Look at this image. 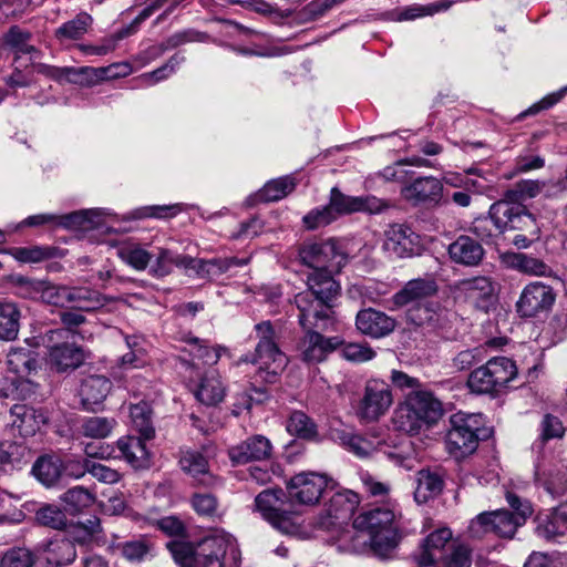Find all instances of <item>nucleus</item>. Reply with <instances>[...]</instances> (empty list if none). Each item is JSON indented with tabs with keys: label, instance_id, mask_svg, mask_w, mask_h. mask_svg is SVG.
Masks as SVG:
<instances>
[{
	"label": "nucleus",
	"instance_id": "f257e3e1",
	"mask_svg": "<svg viewBox=\"0 0 567 567\" xmlns=\"http://www.w3.org/2000/svg\"><path fill=\"white\" fill-rule=\"evenodd\" d=\"M299 258L303 265L312 269L307 278L308 290L295 297L297 308L305 312V320L309 316L322 312L316 308L317 305H330L337 298L340 287L332 278V272L339 271L347 258L338 241L332 238L306 241L299 248Z\"/></svg>",
	"mask_w": 567,
	"mask_h": 567
},
{
	"label": "nucleus",
	"instance_id": "f03ea898",
	"mask_svg": "<svg viewBox=\"0 0 567 567\" xmlns=\"http://www.w3.org/2000/svg\"><path fill=\"white\" fill-rule=\"evenodd\" d=\"M256 339L255 351L240 357L234 367L241 363L257 365L256 375L265 383H275L288 364L286 354L277 343V332L271 321L266 320L255 324Z\"/></svg>",
	"mask_w": 567,
	"mask_h": 567
},
{
	"label": "nucleus",
	"instance_id": "7ed1b4c3",
	"mask_svg": "<svg viewBox=\"0 0 567 567\" xmlns=\"http://www.w3.org/2000/svg\"><path fill=\"white\" fill-rule=\"evenodd\" d=\"M316 308L322 310V312L317 316H309L305 320V312L299 310V323L306 333L298 343V352L300 359L308 364L324 361L331 352L342 344L340 338L324 337L315 330H327L329 328L332 315V303L330 302V305H327L326 302H322L320 306L317 305Z\"/></svg>",
	"mask_w": 567,
	"mask_h": 567
},
{
	"label": "nucleus",
	"instance_id": "20e7f679",
	"mask_svg": "<svg viewBox=\"0 0 567 567\" xmlns=\"http://www.w3.org/2000/svg\"><path fill=\"white\" fill-rule=\"evenodd\" d=\"M443 415L439 399L427 391L411 392L395 410L393 422L398 430L416 433L424 425L435 424Z\"/></svg>",
	"mask_w": 567,
	"mask_h": 567
},
{
	"label": "nucleus",
	"instance_id": "39448f33",
	"mask_svg": "<svg viewBox=\"0 0 567 567\" xmlns=\"http://www.w3.org/2000/svg\"><path fill=\"white\" fill-rule=\"evenodd\" d=\"M256 511L282 534L296 535L300 530V513L282 489H265L255 498Z\"/></svg>",
	"mask_w": 567,
	"mask_h": 567
},
{
	"label": "nucleus",
	"instance_id": "423d86ee",
	"mask_svg": "<svg viewBox=\"0 0 567 567\" xmlns=\"http://www.w3.org/2000/svg\"><path fill=\"white\" fill-rule=\"evenodd\" d=\"M492 221L495 229L498 233H505L507 230H525L535 225L533 215L526 209V207L504 197L494 203L488 210V217L476 219L473 229L478 236H485L486 224Z\"/></svg>",
	"mask_w": 567,
	"mask_h": 567
},
{
	"label": "nucleus",
	"instance_id": "0eeeda50",
	"mask_svg": "<svg viewBox=\"0 0 567 567\" xmlns=\"http://www.w3.org/2000/svg\"><path fill=\"white\" fill-rule=\"evenodd\" d=\"M516 375L517 368L513 360L495 357L470 373L467 386L472 393L496 394Z\"/></svg>",
	"mask_w": 567,
	"mask_h": 567
},
{
	"label": "nucleus",
	"instance_id": "6e6552de",
	"mask_svg": "<svg viewBox=\"0 0 567 567\" xmlns=\"http://www.w3.org/2000/svg\"><path fill=\"white\" fill-rule=\"evenodd\" d=\"M451 429L446 435V447L454 457L472 454L478 446L484 432L482 414L455 413L450 419Z\"/></svg>",
	"mask_w": 567,
	"mask_h": 567
},
{
	"label": "nucleus",
	"instance_id": "1a4fd4ad",
	"mask_svg": "<svg viewBox=\"0 0 567 567\" xmlns=\"http://www.w3.org/2000/svg\"><path fill=\"white\" fill-rule=\"evenodd\" d=\"M353 527L369 535L372 554L380 559L390 557V509L373 508L359 514L353 519Z\"/></svg>",
	"mask_w": 567,
	"mask_h": 567
},
{
	"label": "nucleus",
	"instance_id": "9d476101",
	"mask_svg": "<svg viewBox=\"0 0 567 567\" xmlns=\"http://www.w3.org/2000/svg\"><path fill=\"white\" fill-rule=\"evenodd\" d=\"M334 481L324 474L302 472L288 482V497L301 505H315L327 489L334 487Z\"/></svg>",
	"mask_w": 567,
	"mask_h": 567
},
{
	"label": "nucleus",
	"instance_id": "9b49d317",
	"mask_svg": "<svg viewBox=\"0 0 567 567\" xmlns=\"http://www.w3.org/2000/svg\"><path fill=\"white\" fill-rule=\"evenodd\" d=\"M401 197L413 206L434 207L443 198V184L435 176H419L403 182Z\"/></svg>",
	"mask_w": 567,
	"mask_h": 567
},
{
	"label": "nucleus",
	"instance_id": "f8f14e48",
	"mask_svg": "<svg viewBox=\"0 0 567 567\" xmlns=\"http://www.w3.org/2000/svg\"><path fill=\"white\" fill-rule=\"evenodd\" d=\"M390 405V385L378 379L367 382L364 395L357 408V415L364 422L378 420Z\"/></svg>",
	"mask_w": 567,
	"mask_h": 567
},
{
	"label": "nucleus",
	"instance_id": "ddd939ff",
	"mask_svg": "<svg viewBox=\"0 0 567 567\" xmlns=\"http://www.w3.org/2000/svg\"><path fill=\"white\" fill-rule=\"evenodd\" d=\"M555 302V293L550 286L540 281L528 284L516 302L517 313L523 318H532L547 311Z\"/></svg>",
	"mask_w": 567,
	"mask_h": 567
},
{
	"label": "nucleus",
	"instance_id": "4468645a",
	"mask_svg": "<svg viewBox=\"0 0 567 567\" xmlns=\"http://www.w3.org/2000/svg\"><path fill=\"white\" fill-rule=\"evenodd\" d=\"M506 499L515 513L499 509L494 511L493 516V534L499 537L511 538L514 536L518 526L523 525L526 517L530 515V506L522 502V499L513 493L506 494Z\"/></svg>",
	"mask_w": 567,
	"mask_h": 567
},
{
	"label": "nucleus",
	"instance_id": "2eb2a0df",
	"mask_svg": "<svg viewBox=\"0 0 567 567\" xmlns=\"http://www.w3.org/2000/svg\"><path fill=\"white\" fill-rule=\"evenodd\" d=\"M359 504V496L352 491H343L334 493L326 509L328 518H322L318 523L322 529H331L340 522L347 519Z\"/></svg>",
	"mask_w": 567,
	"mask_h": 567
},
{
	"label": "nucleus",
	"instance_id": "dca6fc26",
	"mask_svg": "<svg viewBox=\"0 0 567 567\" xmlns=\"http://www.w3.org/2000/svg\"><path fill=\"white\" fill-rule=\"evenodd\" d=\"M271 443L264 435H254L233 446L228 451L229 458L235 464L262 461L271 454Z\"/></svg>",
	"mask_w": 567,
	"mask_h": 567
},
{
	"label": "nucleus",
	"instance_id": "f3484780",
	"mask_svg": "<svg viewBox=\"0 0 567 567\" xmlns=\"http://www.w3.org/2000/svg\"><path fill=\"white\" fill-rule=\"evenodd\" d=\"M458 289L476 308L487 311L494 298V285L488 277L481 276L460 281Z\"/></svg>",
	"mask_w": 567,
	"mask_h": 567
},
{
	"label": "nucleus",
	"instance_id": "a211bd4d",
	"mask_svg": "<svg viewBox=\"0 0 567 567\" xmlns=\"http://www.w3.org/2000/svg\"><path fill=\"white\" fill-rule=\"evenodd\" d=\"M11 425L21 436L34 435L45 424L47 417L41 410L27 404H14L10 409Z\"/></svg>",
	"mask_w": 567,
	"mask_h": 567
},
{
	"label": "nucleus",
	"instance_id": "6ab92c4d",
	"mask_svg": "<svg viewBox=\"0 0 567 567\" xmlns=\"http://www.w3.org/2000/svg\"><path fill=\"white\" fill-rule=\"evenodd\" d=\"M330 439L340 444L342 447L353 453L358 457H368L377 452L381 445L380 442L374 443L371 440L362 437L346 429L331 427L329 431Z\"/></svg>",
	"mask_w": 567,
	"mask_h": 567
},
{
	"label": "nucleus",
	"instance_id": "aec40b11",
	"mask_svg": "<svg viewBox=\"0 0 567 567\" xmlns=\"http://www.w3.org/2000/svg\"><path fill=\"white\" fill-rule=\"evenodd\" d=\"M179 465L182 471L193 477L195 483L199 485L213 486L216 483V477L209 470L207 458L197 451L183 452Z\"/></svg>",
	"mask_w": 567,
	"mask_h": 567
},
{
	"label": "nucleus",
	"instance_id": "412c9836",
	"mask_svg": "<svg viewBox=\"0 0 567 567\" xmlns=\"http://www.w3.org/2000/svg\"><path fill=\"white\" fill-rule=\"evenodd\" d=\"M357 329L373 339H380L390 333V317L373 308L363 309L355 317Z\"/></svg>",
	"mask_w": 567,
	"mask_h": 567
},
{
	"label": "nucleus",
	"instance_id": "4be33fe9",
	"mask_svg": "<svg viewBox=\"0 0 567 567\" xmlns=\"http://www.w3.org/2000/svg\"><path fill=\"white\" fill-rule=\"evenodd\" d=\"M97 215V210L95 209L74 212L60 217L52 214H39L29 216L23 224L27 226H40L58 221L59 225L64 227L85 228L87 225L93 224V217Z\"/></svg>",
	"mask_w": 567,
	"mask_h": 567
},
{
	"label": "nucleus",
	"instance_id": "5701e85b",
	"mask_svg": "<svg viewBox=\"0 0 567 567\" xmlns=\"http://www.w3.org/2000/svg\"><path fill=\"white\" fill-rule=\"evenodd\" d=\"M453 533L449 527H441L430 533L422 542V550L417 556L420 567L432 566L437 563L436 551L444 553V548L452 540Z\"/></svg>",
	"mask_w": 567,
	"mask_h": 567
},
{
	"label": "nucleus",
	"instance_id": "b1692460",
	"mask_svg": "<svg viewBox=\"0 0 567 567\" xmlns=\"http://www.w3.org/2000/svg\"><path fill=\"white\" fill-rule=\"evenodd\" d=\"M48 360L59 372L74 370L83 363L84 352L74 343L63 342L50 348Z\"/></svg>",
	"mask_w": 567,
	"mask_h": 567
},
{
	"label": "nucleus",
	"instance_id": "393cba45",
	"mask_svg": "<svg viewBox=\"0 0 567 567\" xmlns=\"http://www.w3.org/2000/svg\"><path fill=\"white\" fill-rule=\"evenodd\" d=\"M112 383L104 375H90L82 381L80 396L85 410L93 411L111 390Z\"/></svg>",
	"mask_w": 567,
	"mask_h": 567
},
{
	"label": "nucleus",
	"instance_id": "a878e982",
	"mask_svg": "<svg viewBox=\"0 0 567 567\" xmlns=\"http://www.w3.org/2000/svg\"><path fill=\"white\" fill-rule=\"evenodd\" d=\"M146 440L142 435H128L121 437L116 443L124 460L134 468H145L150 464Z\"/></svg>",
	"mask_w": 567,
	"mask_h": 567
},
{
	"label": "nucleus",
	"instance_id": "bb28decb",
	"mask_svg": "<svg viewBox=\"0 0 567 567\" xmlns=\"http://www.w3.org/2000/svg\"><path fill=\"white\" fill-rule=\"evenodd\" d=\"M226 551L227 545L224 539L206 538L197 547V557L193 567H225Z\"/></svg>",
	"mask_w": 567,
	"mask_h": 567
},
{
	"label": "nucleus",
	"instance_id": "cd10ccee",
	"mask_svg": "<svg viewBox=\"0 0 567 567\" xmlns=\"http://www.w3.org/2000/svg\"><path fill=\"white\" fill-rule=\"evenodd\" d=\"M195 258L186 255H177L166 248H158L156 258L153 264H150V275L156 278L168 276L174 266L185 269H192Z\"/></svg>",
	"mask_w": 567,
	"mask_h": 567
},
{
	"label": "nucleus",
	"instance_id": "c85d7f7f",
	"mask_svg": "<svg viewBox=\"0 0 567 567\" xmlns=\"http://www.w3.org/2000/svg\"><path fill=\"white\" fill-rule=\"evenodd\" d=\"M437 288L433 280H410L402 290L395 293L393 301L398 306L409 303H414L415 306L426 301V298L433 296Z\"/></svg>",
	"mask_w": 567,
	"mask_h": 567
},
{
	"label": "nucleus",
	"instance_id": "c756f323",
	"mask_svg": "<svg viewBox=\"0 0 567 567\" xmlns=\"http://www.w3.org/2000/svg\"><path fill=\"white\" fill-rule=\"evenodd\" d=\"M449 254L452 260L457 264L475 266L482 260L484 250L475 239L468 236H460L450 245Z\"/></svg>",
	"mask_w": 567,
	"mask_h": 567
},
{
	"label": "nucleus",
	"instance_id": "7c9ffc66",
	"mask_svg": "<svg viewBox=\"0 0 567 567\" xmlns=\"http://www.w3.org/2000/svg\"><path fill=\"white\" fill-rule=\"evenodd\" d=\"M92 17L86 12L78 13L73 19L62 23L54 30V38L61 44L81 40L91 29Z\"/></svg>",
	"mask_w": 567,
	"mask_h": 567
},
{
	"label": "nucleus",
	"instance_id": "2f4dec72",
	"mask_svg": "<svg viewBox=\"0 0 567 567\" xmlns=\"http://www.w3.org/2000/svg\"><path fill=\"white\" fill-rule=\"evenodd\" d=\"M226 394V389L216 370H210L202 378L195 396L205 405H216L220 403Z\"/></svg>",
	"mask_w": 567,
	"mask_h": 567
},
{
	"label": "nucleus",
	"instance_id": "473e14b6",
	"mask_svg": "<svg viewBox=\"0 0 567 567\" xmlns=\"http://www.w3.org/2000/svg\"><path fill=\"white\" fill-rule=\"evenodd\" d=\"M420 250V237L410 227L392 226V252L400 258H405L419 255Z\"/></svg>",
	"mask_w": 567,
	"mask_h": 567
},
{
	"label": "nucleus",
	"instance_id": "72a5a7b5",
	"mask_svg": "<svg viewBox=\"0 0 567 567\" xmlns=\"http://www.w3.org/2000/svg\"><path fill=\"white\" fill-rule=\"evenodd\" d=\"M66 306L82 311H93L105 305V298L96 290L87 287H68L65 296Z\"/></svg>",
	"mask_w": 567,
	"mask_h": 567
},
{
	"label": "nucleus",
	"instance_id": "f704fd0d",
	"mask_svg": "<svg viewBox=\"0 0 567 567\" xmlns=\"http://www.w3.org/2000/svg\"><path fill=\"white\" fill-rule=\"evenodd\" d=\"M110 68H92V66H68L65 81L81 86H93L103 81L111 80L114 74Z\"/></svg>",
	"mask_w": 567,
	"mask_h": 567
},
{
	"label": "nucleus",
	"instance_id": "c9c22d12",
	"mask_svg": "<svg viewBox=\"0 0 567 567\" xmlns=\"http://www.w3.org/2000/svg\"><path fill=\"white\" fill-rule=\"evenodd\" d=\"M21 311L11 301H0V340L13 341L20 330Z\"/></svg>",
	"mask_w": 567,
	"mask_h": 567
},
{
	"label": "nucleus",
	"instance_id": "e433bc0d",
	"mask_svg": "<svg viewBox=\"0 0 567 567\" xmlns=\"http://www.w3.org/2000/svg\"><path fill=\"white\" fill-rule=\"evenodd\" d=\"M75 557V545L68 538H55L47 545L45 560L52 567L69 565Z\"/></svg>",
	"mask_w": 567,
	"mask_h": 567
},
{
	"label": "nucleus",
	"instance_id": "4c0bfd02",
	"mask_svg": "<svg viewBox=\"0 0 567 567\" xmlns=\"http://www.w3.org/2000/svg\"><path fill=\"white\" fill-rule=\"evenodd\" d=\"M505 264L513 269L532 276H546L550 268L540 259L524 252H512L504 257Z\"/></svg>",
	"mask_w": 567,
	"mask_h": 567
},
{
	"label": "nucleus",
	"instance_id": "58836bf2",
	"mask_svg": "<svg viewBox=\"0 0 567 567\" xmlns=\"http://www.w3.org/2000/svg\"><path fill=\"white\" fill-rule=\"evenodd\" d=\"M118 549L130 563H142L155 556L154 543L145 536L121 543Z\"/></svg>",
	"mask_w": 567,
	"mask_h": 567
},
{
	"label": "nucleus",
	"instance_id": "ea45409f",
	"mask_svg": "<svg viewBox=\"0 0 567 567\" xmlns=\"http://www.w3.org/2000/svg\"><path fill=\"white\" fill-rule=\"evenodd\" d=\"M120 259L137 271L145 270L152 260L153 255L137 243H123L117 248Z\"/></svg>",
	"mask_w": 567,
	"mask_h": 567
},
{
	"label": "nucleus",
	"instance_id": "a19ab883",
	"mask_svg": "<svg viewBox=\"0 0 567 567\" xmlns=\"http://www.w3.org/2000/svg\"><path fill=\"white\" fill-rule=\"evenodd\" d=\"M62 461L55 455H45L38 458L32 467L34 476L45 486H52L61 476Z\"/></svg>",
	"mask_w": 567,
	"mask_h": 567
},
{
	"label": "nucleus",
	"instance_id": "79ce46f5",
	"mask_svg": "<svg viewBox=\"0 0 567 567\" xmlns=\"http://www.w3.org/2000/svg\"><path fill=\"white\" fill-rule=\"evenodd\" d=\"M293 188L295 182L291 177H280L268 182L258 193L250 196L249 200L252 203L276 202L287 196Z\"/></svg>",
	"mask_w": 567,
	"mask_h": 567
},
{
	"label": "nucleus",
	"instance_id": "37998d69",
	"mask_svg": "<svg viewBox=\"0 0 567 567\" xmlns=\"http://www.w3.org/2000/svg\"><path fill=\"white\" fill-rule=\"evenodd\" d=\"M451 7V2L446 0H440L425 6L413 4L402 9H398L395 13H392V20L408 21L416 18L433 16L440 11H445Z\"/></svg>",
	"mask_w": 567,
	"mask_h": 567
},
{
	"label": "nucleus",
	"instance_id": "c03bdc74",
	"mask_svg": "<svg viewBox=\"0 0 567 567\" xmlns=\"http://www.w3.org/2000/svg\"><path fill=\"white\" fill-rule=\"evenodd\" d=\"M437 563L443 567H471L472 549L464 543L453 542L451 546L440 555Z\"/></svg>",
	"mask_w": 567,
	"mask_h": 567
},
{
	"label": "nucleus",
	"instance_id": "a18cd8bd",
	"mask_svg": "<svg viewBox=\"0 0 567 567\" xmlns=\"http://www.w3.org/2000/svg\"><path fill=\"white\" fill-rule=\"evenodd\" d=\"M536 534L547 540L556 539L567 534V523L558 517L554 508L549 514L538 517Z\"/></svg>",
	"mask_w": 567,
	"mask_h": 567
},
{
	"label": "nucleus",
	"instance_id": "49530a36",
	"mask_svg": "<svg viewBox=\"0 0 567 567\" xmlns=\"http://www.w3.org/2000/svg\"><path fill=\"white\" fill-rule=\"evenodd\" d=\"M8 368L14 373H29L37 368L34 353L25 347L11 348L7 354Z\"/></svg>",
	"mask_w": 567,
	"mask_h": 567
},
{
	"label": "nucleus",
	"instance_id": "de8ad7c7",
	"mask_svg": "<svg viewBox=\"0 0 567 567\" xmlns=\"http://www.w3.org/2000/svg\"><path fill=\"white\" fill-rule=\"evenodd\" d=\"M245 262L236 258H214L209 260L195 259L193 270L202 276H218L234 266H243Z\"/></svg>",
	"mask_w": 567,
	"mask_h": 567
},
{
	"label": "nucleus",
	"instance_id": "09e8293b",
	"mask_svg": "<svg viewBox=\"0 0 567 567\" xmlns=\"http://www.w3.org/2000/svg\"><path fill=\"white\" fill-rule=\"evenodd\" d=\"M443 482L439 475L427 471H420L417 476V486L415 488V499L426 502L429 498L437 495L442 491Z\"/></svg>",
	"mask_w": 567,
	"mask_h": 567
},
{
	"label": "nucleus",
	"instance_id": "8fccbe9b",
	"mask_svg": "<svg viewBox=\"0 0 567 567\" xmlns=\"http://www.w3.org/2000/svg\"><path fill=\"white\" fill-rule=\"evenodd\" d=\"M134 427L144 439H153L155 430L151 421V408L146 402L133 404L130 409Z\"/></svg>",
	"mask_w": 567,
	"mask_h": 567
},
{
	"label": "nucleus",
	"instance_id": "3c124183",
	"mask_svg": "<svg viewBox=\"0 0 567 567\" xmlns=\"http://www.w3.org/2000/svg\"><path fill=\"white\" fill-rule=\"evenodd\" d=\"M116 421L112 417L90 416L83 420L81 430L84 436L105 439L112 433Z\"/></svg>",
	"mask_w": 567,
	"mask_h": 567
},
{
	"label": "nucleus",
	"instance_id": "603ef678",
	"mask_svg": "<svg viewBox=\"0 0 567 567\" xmlns=\"http://www.w3.org/2000/svg\"><path fill=\"white\" fill-rule=\"evenodd\" d=\"M85 473H90L99 482L105 484H115L121 478V474L116 470L91 460H84L83 470L75 474L76 478L82 477Z\"/></svg>",
	"mask_w": 567,
	"mask_h": 567
},
{
	"label": "nucleus",
	"instance_id": "864d4df0",
	"mask_svg": "<svg viewBox=\"0 0 567 567\" xmlns=\"http://www.w3.org/2000/svg\"><path fill=\"white\" fill-rule=\"evenodd\" d=\"M287 430L290 434L302 439H312L317 434L316 424L301 411H295L291 413L287 422Z\"/></svg>",
	"mask_w": 567,
	"mask_h": 567
},
{
	"label": "nucleus",
	"instance_id": "5fc2aeb1",
	"mask_svg": "<svg viewBox=\"0 0 567 567\" xmlns=\"http://www.w3.org/2000/svg\"><path fill=\"white\" fill-rule=\"evenodd\" d=\"M62 501L64 502L68 511L76 513L89 507L93 503L94 498L89 489L82 486H75L63 494Z\"/></svg>",
	"mask_w": 567,
	"mask_h": 567
},
{
	"label": "nucleus",
	"instance_id": "6e6d98bb",
	"mask_svg": "<svg viewBox=\"0 0 567 567\" xmlns=\"http://www.w3.org/2000/svg\"><path fill=\"white\" fill-rule=\"evenodd\" d=\"M544 183L533 179H524L516 183L513 188L505 192L506 198L520 203L536 197L543 189Z\"/></svg>",
	"mask_w": 567,
	"mask_h": 567
},
{
	"label": "nucleus",
	"instance_id": "4d7b16f0",
	"mask_svg": "<svg viewBox=\"0 0 567 567\" xmlns=\"http://www.w3.org/2000/svg\"><path fill=\"white\" fill-rule=\"evenodd\" d=\"M31 34L28 31L14 25L4 34V43L12 50L20 53H37V49L29 43Z\"/></svg>",
	"mask_w": 567,
	"mask_h": 567
},
{
	"label": "nucleus",
	"instance_id": "13d9d810",
	"mask_svg": "<svg viewBox=\"0 0 567 567\" xmlns=\"http://www.w3.org/2000/svg\"><path fill=\"white\" fill-rule=\"evenodd\" d=\"M329 205L336 214V218L338 215L357 213L361 208L358 197L346 196L337 187L331 189Z\"/></svg>",
	"mask_w": 567,
	"mask_h": 567
},
{
	"label": "nucleus",
	"instance_id": "bf43d9fd",
	"mask_svg": "<svg viewBox=\"0 0 567 567\" xmlns=\"http://www.w3.org/2000/svg\"><path fill=\"white\" fill-rule=\"evenodd\" d=\"M178 205H155L136 208L128 213L126 219H144L148 217L163 218L175 216L179 212Z\"/></svg>",
	"mask_w": 567,
	"mask_h": 567
},
{
	"label": "nucleus",
	"instance_id": "052dcab7",
	"mask_svg": "<svg viewBox=\"0 0 567 567\" xmlns=\"http://www.w3.org/2000/svg\"><path fill=\"white\" fill-rule=\"evenodd\" d=\"M167 548L175 563L181 567H193L197 557V549H194L190 544L173 540L167 544Z\"/></svg>",
	"mask_w": 567,
	"mask_h": 567
},
{
	"label": "nucleus",
	"instance_id": "680f3d73",
	"mask_svg": "<svg viewBox=\"0 0 567 567\" xmlns=\"http://www.w3.org/2000/svg\"><path fill=\"white\" fill-rule=\"evenodd\" d=\"M208 39V34L205 32H200L195 29H187L168 37L163 43V49L171 50L189 42H205Z\"/></svg>",
	"mask_w": 567,
	"mask_h": 567
},
{
	"label": "nucleus",
	"instance_id": "e2e57ef3",
	"mask_svg": "<svg viewBox=\"0 0 567 567\" xmlns=\"http://www.w3.org/2000/svg\"><path fill=\"white\" fill-rule=\"evenodd\" d=\"M34 555L27 548H13L8 550L0 563V567H33Z\"/></svg>",
	"mask_w": 567,
	"mask_h": 567
},
{
	"label": "nucleus",
	"instance_id": "0e129e2a",
	"mask_svg": "<svg viewBox=\"0 0 567 567\" xmlns=\"http://www.w3.org/2000/svg\"><path fill=\"white\" fill-rule=\"evenodd\" d=\"M37 520L43 525L54 529H60L65 526L66 518L64 513L56 506L47 505L37 511Z\"/></svg>",
	"mask_w": 567,
	"mask_h": 567
},
{
	"label": "nucleus",
	"instance_id": "69168bd1",
	"mask_svg": "<svg viewBox=\"0 0 567 567\" xmlns=\"http://www.w3.org/2000/svg\"><path fill=\"white\" fill-rule=\"evenodd\" d=\"M341 354L347 361L354 363H363L375 357V352L371 347L358 342L344 344L341 350Z\"/></svg>",
	"mask_w": 567,
	"mask_h": 567
},
{
	"label": "nucleus",
	"instance_id": "338daca9",
	"mask_svg": "<svg viewBox=\"0 0 567 567\" xmlns=\"http://www.w3.org/2000/svg\"><path fill=\"white\" fill-rule=\"evenodd\" d=\"M40 292V301L55 307H66V286L54 285L44 280Z\"/></svg>",
	"mask_w": 567,
	"mask_h": 567
},
{
	"label": "nucleus",
	"instance_id": "774afa93",
	"mask_svg": "<svg viewBox=\"0 0 567 567\" xmlns=\"http://www.w3.org/2000/svg\"><path fill=\"white\" fill-rule=\"evenodd\" d=\"M43 281L19 276L14 280L16 295L21 298L39 300Z\"/></svg>",
	"mask_w": 567,
	"mask_h": 567
}]
</instances>
